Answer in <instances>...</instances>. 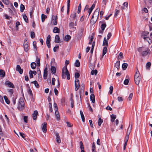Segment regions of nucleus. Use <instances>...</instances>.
I'll return each mask as SVG.
<instances>
[{
    "label": "nucleus",
    "instance_id": "obj_36",
    "mask_svg": "<svg viewBox=\"0 0 152 152\" xmlns=\"http://www.w3.org/2000/svg\"><path fill=\"white\" fill-rule=\"evenodd\" d=\"M71 38V36L69 35H67L65 37V39L67 42L69 41Z\"/></svg>",
    "mask_w": 152,
    "mask_h": 152
},
{
    "label": "nucleus",
    "instance_id": "obj_13",
    "mask_svg": "<svg viewBox=\"0 0 152 152\" xmlns=\"http://www.w3.org/2000/svg\"><path fill=\"white\" fill-rule=\"evenodd\" d=\"M70 17H71V18L72 20H73L74 21L75 20L76 21H77V17L76 16V13H72L71 14Z\"/></svg>",
    "mask_w": 152,
    "mask_h": 152
},
{
    "label": "nucleus",
    "instance_id": "obj_58",
    "mask_svg": "<svg viewBox=\"0 0 152 152\" xmlns=\"http://www.w3.org/2000/svg\"><path fill=\"white\" fill-rule=\"evenodd\" d=\"M81 10V4H79L78 7V10L77 11V13H79L80 12Z\"/></svg>",
    "mask_w": 152,
    "mask_h": 152
},
{
    "label": "nucleus",
    "instance_id": "obj_27",
    "mask_svg": "<svg viewBox=\"0 0 152 152\" xmlns=\"http://www.w3.org/2000/svg\"><path fill=\"white\" fill-rule=\"evenodd\" d=\"M120 61H118L115 64V66L118 70L120 68Z\"/></svg>",
    "mask_w": 152,
    "mask_h": 152
},
{
    "label": "nucleus",
    "instance_id": "obj_55",
    "mask_svg": "<svg viewBox=\"0 0 152 152\" xmlns=\"http://www.w3.org/2000/svg\"><path fill=\"white\" fill-rule=\"evenodd\" d=\"M113 88V86H110V94H112Z\"/></svg>",
    "mask_w": 152,
    "mask_h": 152
},
{
    "label": "nucleus",
    "instance_id": "obj_40",
    "mask_svg": "<svg viewBox=\"0 0 152 152\" xmlns=\"http://www.w3.org/2000/svg\"><path fill=\"white\" fill-rule=\"evenodd\" d=\"M97 73V70L96 69L93 70L91 71V74L92 75H93L94 74L95 75H96Z\"/></svg>",
    "mask_w": 152,
    "mask_h": 152
},
{
    "label": "nucleus",
    "instance_id": "obj_9",
    "mask_svg": "<svg viewBox=\"0 0 152 152\" xmlns=\"http://www.w3.org/2000/svg\"><path fill=\"white\" fill-rule=\"evenodd\" d=\"M75 90L76 91L78 90L80 87L79 80L76 79L75 80Z\"/></svg>",
    "mask_w": 152,
    "mask_h": 152
},
{
    "label": "nucleus",
    "instance_id": "obj_47",
    "mask_svg": "<svg viewBox=\"0 0 152 152\" xmlns=\"http://www.w3.org/2000/svg\"><path fill=\"white\" fill-rule=\"evenodd\" d=\"M23 18L24 19V20L25 21V22L26 23H28V18H27V16L25 14L23 15Z\"/></svg>",
    "mask_w": 152,
    "mask_h": 152
},
{
    "label": "nucleus",
    "instance_id": "obj_26",
    "mask_svg": "<svg viewBox=\"0 0 152 152\" xmlns=\"http://www.w3.org/2000/svg\"><path fill=\"white\" fill-rule=\"evenodd\" d=\"M74 23L73 22H71L69 23V26L70 27V28H72L74 30H75L76 29V28L74 27Z\"/></svg>",
    "mask_w": 152,
    "mask_h": 152
},
{
    "label": "nucleus",
    "instance_id": "obj_10",
    "mask_svg": "<svg viewBox=\"0 0 152 152\" xmlns=\"http://www.w3.org/2000/svg\"><path fill=\"white\" fill-rule=\"evenodd\" d=\"M99 8H97L96 10L92 16L93 18H94V17L96 18H97L99 14Z\"/></svg>",
    "mask_w": 152,
    "mask_h": 152
},
{
    "label": "nucleus",
    "instance_id": "obj_16",
    "mask_svg": "<svg viewBox=\"0 0 152 152\" xmlns=\"http://www.w3.org/2000/svg\"><path fill=\"white\" fill-rule=\"evenodd\" d=\"M107 48L106 47H104L103 50V51H102V57L101 58V59H102L103 56L104 55L106 54V53H107Z\"/></svg>",
    "mask_w": 152,
    "mask_h": 152
},
{
    "label": "nucleus",
    "instance_id": "obj_43",
    "mask_svg": "<svg viewBox=\"0 0 152 152\" xmlns=\"http://www.w3.org/2000/svg\"><path fill=\"white\" fill-rule=\"evenodd\" d=\"M8 92L10 93V96H12L14 90L12 89H8Z\"/></svg>",
    "mask_w": 152,
    "mask_h": 152
},
{
    "label": "nucleus",
    "instance_id": "obj_3",
    "mask_svg": "<svg viewBox=\"0 0 152 152\" xmlns=\"http://www.w3.org/2000/svg\"><path fill=\"white\" fill-rule=\"evenodd\" d=\"M141 80V76L138 69L137 68L136 69V73L134 75V81L135 83L137 85H138Z\"/></svg>",
    "mask_w": 152,
    "mask_h": 152
},
{
    "label": "nucleus",
    "instance_id": "obj_28",
    "mask_svg": "<svg viewBox=\"0 0 152 152\" xmlns=\"http://www.w3.org/2000/svg\"><path fill=\"white\" fill-rule=\"evenodd\" d=\"M80 115H81V117L82 121L83 122H84L85 121V117H84V115L83 113V111L82 110H80Z\"/></svg>",
    "mask_w": 152,
    "mask_h": 152
},
{
    "label": "nucleus",
    "instance_id": "obj_34",
    "mask_svg": "<svg viewBox=\"0 0 152 152\" xmlns=\"http://www.w3.org/2000/svg\"><path fill=\"white\" fill-rule=\"evenodd\" d=\"M128 66V64L126 63H124L122 65V68L124 70L126 69Z\"/></svg>",
    "mask_w": 152,
    "mask_h": 152
},
{
    "label": "nucleus",
    "instance_id": "obj_56",
    "mask_svg": "<svg viewBox=\"0 0 152 152\" xmlns=\"http://www.w3.org/2000/svg\"><path fill=\"white\" fill-rule=\"evenodd\" d=\"M129 135H128L126 134V136L125 137V140H124V141L125 142H128V140L129 139Z\"/></svg>",
    "mask_w": 152,
    "mask_h": 152
},
{
    "label": "nucleus",
    "instance_id": "obj_46",
    "mask_svg": "<svg viewBox=\"0 0 152 152\" xmlns=\"http://www.w3.org/2000/svg\"><path fill=\"white\" fill-rule=\"evenodd\" d=\"M2 2L6 5H7L9 4L10 2L9 0H1Z\"/></svg>",
    "mask_w": 152,
    "mask_h": 152
},
{
    "label": "nucleus",
    "instance_id": "obj_5",
    "mask_svg": "<svg viewBox=\"0 0 152 152\" xmlns=\"http://www.w3.org/2000/svg\"><path fill=\"white\" fill-rule=\"evenodd\" d=\"M149 34V32L147 31H144L143 32L142 34V37L145 40H147L149 43L151 42L150 39L149 37H147L146 36Z\"/></svg>",
    "mask_w": 152,
    "mask_h": 152
},
{
    "label": "nucleus",
    "instance_id": "obj_30",
    "mask_svg": "<svg viewBox=\"0 0 152 152\" xmlns=\"http://www.w3.org/2000/svg\"><path fill=\"white\" fill-rule=\"evenodd\" d=\"M53 32L54 33H58L60 32L59 29L57 27H55L53 30Z\"/></svg>",
    "mask_w": 152,
    "mask_h": 152
},
{
    "label": "nucleus",
    "instance_id": "obj_20",
    "mask_svg": "<svg viewBox=\"0 0 152 152\" xmlns=\"http://www.w3.org/2000/svg\"><path fill=\"white\" fill-rule=\"evenodd\" d=\"M5 75V71L2 69H0V75L1 77L3 78H4Z\"/></svg>",
    "mask_w": 152,
    "mask_h": 152
},
{
    "label": "nucleus",
    "instance_id": "obj_33",
    "mask_svg": "<svg viewBox=\"0 0 152 152\" xmlns=\"http://www.w3.org/2000/svg\"><path fill=\"white\" fill-rule=\"evenodd\" d=\"M28 94L30 95V96L32 98L33 97V94L32 91L30 88H29L28 91Z\"/></svg>",
    "mask_w": 152,
    "mask_h": 152
},
{
    "label": "nucleus",
    "instance_id": "obj_14",
    "mask_svg": "<svg viewBox=\"0 0 152 152\" xmlns=\"http://www.w3.org/2000/svg\"><path fill=\"white\" fill-rule=\"evenodd\" d=\"M38 114V111L37 110H35L32 114L33 119L34 120H36L37 118V116Z\"/></svg>",
    "mask_w": 152,
    "mask_h": 152
},
{
    "label": "nucleus",
    "instance_id": "obj_41",
    "mask_svg": "<svg viewBox=\"0 0 152 152\" xmlns=\"http://www.w3.org/2000/svg\"><path fill=\"white\" fill-rule=\"evenodd\" d=\"M4 98L5 102L8 104H9L10 103V101L8 99L7 97L6 96H4Z\"/></svg>",
    "mask_w": 152,
    "mask_h": 152
},
{
    "label": "nucleus",
    "instance_id": "obj_35",
    "mask_svg": "<svg viewBox=\"0 0 152 152\" xmlns=\"http://www.w3.org/2000/svg\"><path fill=\"white\" fill-rule=\"evenodd\" d=\"M111 121L112 122H113L115 120L116 118V116L115 115H113V114H112L111 115Z\"/></svg>",
    "mask_w": 152,
    "mask_h": 152
},
{
    "label": "nucleus",
    "instance_id": "obj_25",
    "mask_svg": "<svg viewBox=\"0 0 152 152\" xmlns=\"http://www.w3.org/2000/svg\"><path fill=\"white\" fill-rule=\"evenodd\" d=\"M51 70L52 73L55 74L56 72V69L55 67L51 66Z\"/></svg>",
    "mask_w": 152,
    "mask_h": 152
},
{
    "label": "nucleus",
    "instance_id": "obj_37",
    "mask_svg": "<svg viewBox=\"0 0 152 152\" xmlns=\"http://www.w3.org/2000/svg\"><path fill=\"white\" fill-rule=\"evenodd\" d=\"M80 65V63L78 60H76L75 63V66L78 67Z\"/></svg>",
    "mask_w": 152,
    "mask_h": 152
},
{
    "label": "nucleus",
    "instance_id": "obj_15",
    "mask_svg": "<svg viewBox=\"0 0 152 152\" xmlns=\"http://www.w3.org/2000/svg\"><path fill=\"white\" fill-rule=\"evenodd\" d=\"M48 68L47 67H45L44 69V74H43V78L45 79H46V77L48 76Z\"/></svg>",
    "mask_w": 152,
    "mask_h": 152
},
{
    "label": "nucleus",
    "instance_id": "obj_22",
    "mask_svg": "<svg viewBox=\"0 0 152 152\" xmlns=\"http://www.w3.org/2000/svg\"><path fill=\"white\" fill-rule=\"evenodd\" d=\"M90 98L92 102L94 103L95 102V98L94 94H92L90 96Z\"/></svg>",
    "mask_w": 152,
    "mask_h": 152
},
{
    "label": "nucleus",
    "instance_id": "obj_44",
    "mask_svg": "<svg viewBox=\"0 0 152 152\" xmlns=\"http://www.w3.org/2000/svg\"><path fill=\"white\" fill-rule=\"evenodd\" d=\"M25 7L24 6L23 4H21L20 6V11L22 12H23L25 9Z\"/></svg>",
    "mask_w": 152,
    "mask_h": 152
},
{
    "label": "nucleus",
    "instance_id": "obj_31",
    "mask_svg": "<svg viewBox=\"0 0 152 152\" xmlns=\"http://www.w3.org/2000/svg\"><path fill=\"white\" fill-rule=\"evenodd\" d=\"M103 45H107L108 46V41L106 39V38L105 37L104 38V41L103 44Z\"/></svg>",
    "mask_w": 152,
    "mask_h": 152
},
{
    "label": "nucleus",
    "instance_id": "obj_23",
    "mask_svg": "<svg viewBox=\"0 0 152 152\" xmlns=\"http://www.w3.org/2000/svg\"><path fill=\"white\" fill-rule=\"evenodd\" d=\"M98 118H99L98 120V125L99 126H100L103 123V120L101 118L100 115L98 116Z\"/></svg>",
    "mask_w": 152,
    "mask_h": 152
},
{
    "label": "nucleus",
    "instance_id": "obj_2",
    "mask_svg": "<svg viewBox=\"0 0 152 152\" xmlns=\"http://www.w3.org/2000/svg\"><path fill=\"white\" fill-rule=\"evenodd\" d=\"M66 75L67 77V79L69 80L70 79V75L68 71L67 67H64L63 68L62 72V77L64 79L66 78Z\"/></svg>",
    "mask_w": 152,
    "mask_h": 152
},
{
    "label": "nucleus",
    "instance_id": "obj_45",
    "mask_svg": "<svg viewBox=\"0 0 152 152\" xmlns=\"http://www.w3.org/2000/svg\"><path fill=\"white\" fill-rule=\"evenodd\" d=\"M36 62L38 66H39L40 65V60L39 58H38L37 57Z\"/></svg>",
    "mask_w": 152,
    "mask_h": 152
},
{
    "label": "nucleus",
    "instance_id": "obj_11",
    "mask_svg": "<svg viewBox=\"0 0 152 152\" xmlns=\"http://www.w3.org/2000/svg\"><path fill=\"white\" fill-rule=\"evenodd\" d=\"M16 70L18 71L19 73L21 74L23 73V70L21 68L20 66L19 65H17L16 68Z\"/></svg>",
    "mask_w": 152,
    "mask_h": 152
},
{
    "label": "nucleus",
    "instance_id": "obj_24",
    "mask_svg": "<svg viewBox=\"0 0 152 152\" xmlns=\"http://www.w3.org/2000/svg\"><path fill=\"white\" fill-rule=\"evenodd\" d=\"M55 42L56 43H59L60 41V37L59 35H56L55 37Z\"/></svg>",
    "mask_w": 152,
    "mask_h": 152
},
{
    "label": "nucleus",
    "instance_id": "obj_32",
    "mask_svg": "<svg viewBox=\"0 0 152 152\" xmlns=\"http://www.w3.org/2000/svg\"><path fill=\"white\" fill-rule=\"evenodd\" d=\"M31 83H34L36 87L37 88H39V85L37 81L35 80L34 81L31 82Z\"/></svg>",
    "mask_w": 152,
    "mask_h": 152
},
{
    "label": "nucleus",
    "instance_id": "obj_51",
    "mask_svg": "<svg viewBox=\"0 0 152 152\" xmlns=\"http://www.w3.org/2000/svg\"><path fill=\"white\" fill-rule=\"evenodd\" d=\"M35 37V34L34 32H31V38L33 39Z\"/></svg>",
    "mask_w": 152,
    "mask_h": 152
},
{
    "label": "nucleus",
    "instance_id": "obj_49",
    "mask_svg": "<svg viewBox=\"0 0 152 152\" xmlns=\"http://www.w3.org/2000/svg\"><path fill=\"white\" fill-rule=\"evenodd\" d=\"M92 151H96V146L94 142H93L92 144Z\"/></svg>",
    "mask_w": 152,
    "mask_h": 152
},
{
    "label": "nucleus",
    "instance_id": "obj_52",
    "mask_svg": "<svg viewBox=\"0 0 152 152\" xmlns=\"http://www.w3.org/2000/svg\"><path fill=\"white\" fill-rule=\"evenodd\" d=\"M94 18H93L92 17L90 21L91 23L92 24H94L96 22V20H94Z\"/></svg>",
    "mask_w": 152,
    "mask_h": 152
},
{
    "label": "nucleus",
    "instance_id": "obj_38",
    "mask_svg": "<svg viewBox=\"0 0 152 152\" xmlns=\"http://www.w3.org/2000/svg\"><path fill=\"white\" fill-rule=\"evenodd\" d=\"M47 18V16L44 14H42L41 15L42 21V22H44L45 21V19Z\"/></svg>",
    "mask_w": 152,
    "mask_h": 152
},
{
    "label": "nucleus",
    "instance_id": "obj_39",
    "mask_svg": "<svg viewBox=\"0 0 152 152\" xmlns=\"http://www.w3.org/2000/svg\"><path fill=\"white\" fill-rule=\"evenodd\" d=\"M70 100L71 101V107L72 108H73L74 105V100L72 98V97H71L70 99Z\"/></svg>",
    "mask_w": 152,
    "mask_h": 152
},
{
    "label": "nucleus",
    "instance_id": "obj_48",
    "mask_svg": "<svg viewBox=\"0 0 152 152\" xmlns=\"http://www.w3.org/2000/svg\"><path fill=\"white\" fill-rule=\"evenodd\" d=\"M33 45L34 46V49L35 51L37 50V46H36V42L34 41L33 43Z\"/></svg>",
    "mask_w": 152,
    "mask_h": 152
},
{
    "label": "nucleus",
    "instance_id": "obj_60",
    "mask_svg": "<svg viewBox=\"0 0 152 152\" xmlns=\"http://www.w3.org/2000/svg\"><path fill=\"white\" fill-rule=\"evenodd\" d=\"M133 95V94L132 93H131L130 94L129 96L128 97V99L129 101H130L132 99Z\"/></svg>",
    "mask_w": 152,
    "mask_h": 152
},
{
    "label": "nucleus",
    "instance_id": "obj_61",
    "mask_svg": "<svg viewBox=\"0 0 152 152\" xmlns=\"http://www.w3.org/2000/svg\"><path fill=\"white\" fill-rule=\"evenodd\" d=\"M132 129H131V128H128L126 133V134L129 135L130 134V133Z\"/></svg>",
    "mask_w": 152,
    "mask_h": 152
},
{
    "label": "nucleus",
    "instance_id": "obj_8",
    "mask_svg": "<svg viewBox=\"0 0 152 152\" xmlns=\"http://www.w3.org/2000/svg\"><path fill=\"white\" fill-rule=\"evenodd\" d=\"M41 128L42 132L44 133H46L47 132V123L44 122L42 124Z\"/></svg>",
    "mask_w": 152,
    "mask_h": 152
},
{
    "label": "nucleus",
    "instance_id": "obj_7",
    "mask_svg": "<svg viewBox=\"0 0 152 152\" xmlns=\"http://www.w3.org/2000/svg\"><path fill=\"white\" fill-rule=\"evenodd\" d=\"M51 40V37L50 35H48L46 39V44L48 48L51 47L50 45V41Z\"/></svg>",
    "mask_w": 152,
    "mask_h": 152
},
{
    "label": "nucleus",
    "instance_id": "obj_53",
    "mask_svg": "<svg viewBox=\"0 0 152 152\" xmlns=\"http://www.w3.org/2000/svg\"><path fill=\"white\" fill-rule=\"evenodd\" d=\"M80 145L81 149L84 148L83 144L82 141H81L80 142Z\"/></svg>",
    "mask_w": 152,
    "mask_h": 152
},
{
    "label": "nucleus",
    "instance_id": "obj_64",
    "mask_svg": "<svg viewBox=\"0 0 152 152\" xmlns=\"http://www.w3.org/2000/svg\"><path fill=\"white\" fill-rule=\"evenodd\" d=\"M94 37L93 36H91V38L89 41V42L88 43V44L89 45H91L92 43V41Z\"/></svg>",
    "mask_w": 152,
    "mask_h": 152
},
{
    "label": "nucleus",
    "instance_id": "obj_12",
    "mask_svg": "<svg viewBox=\"0 0 152 152\" xmlns=\"http://www.w3.org/2000/svg\"><path fill=\"white\" fill-rule=\"evenodd\" d=\"M6 85L8 87L10 88H14L15 86L11 82L9 81H7L5 83Z\"/></svg>",
    "mask_w": 152,
    "mask_h": 152
},
{
    "label": "nucleus",
    "instance_id": "obj_19",
    "mask_svg": "<svg viewBox=\"0 0 152 152\" xmlns=\"http://www.w3.org/2000/svg\"><path fill=\"white\" fill-rule=\"evenodd\" d=\"M23 47H24V50L26 52H27V51H28V43H24L23 44Z\"/></svg>",
    "mask_w": 152,
    "mask_h": 152
},
{
    "label": "nucleus",
    "instance_id": "obj_21",
    "mask_svg": "<svg viewBox=\"0 0 152 152\" xmlns=\"http://www.w3.org/2000/svg\"><path fill=\"white\" fill-rule=\"evenodd\" d=\"M95 4H93L91 7L88 10L89 12V16L90 15L91 13L92 10L95 7Z\"/></svg>",
    "mask_w": 152,
    "mask_h": 152
},
{
    "label": "nucleus",
    "instance_id": "obj_59",
    "mask_svg": "<svg viewBox=\"0 0 152 152\" xmlns=\"http://www.w3.org/2000/svg\"><path fill=\"white\" fill-rule=\"evenodd\" d=\"M119 56H120L121 58H120L118 56V59H121V58H123V53L122 52H120L119 53Z\"/></svg>",
    "mask_w": 152,
    "mask_h": 152
},
{
    "label": "nucleus",
    "instance_id": "obj_4",
    "mask_svg": "<svg viewBox=\"0 0 152 152\" xmlns=\"http://www.w3.org/2000/svg\"><path fill=\"white\" fill-rule=\"evenodd\" d=\"M24 105L25 103L23 99L22 98H20L18 101V109L20 111L22 110L24 108Z\"/></svg>",
    "mask_w": 152,
    "mask_h": 152
},
{
    "label": "nucleus",
    "instance_id": "obj_50",
    "mask_svg": "<svg viewBox=\"0 0 152 152\" xmlns=\"http://www.w3.org/2000/svg\"><path fill=\"white\" fill-rule=\"evenodd\" d=\"M151 65V63L150 62H148L146 64V68L147 69H149Z\"/></svg>",
    "mask_w": 152,
    "mask_h": 152
},
{
    "label": "nucleus",
    "instance_id": "obj_6",
    "mask_svg": "<svg viewBox=\"0 0 152 152\" xmlns=\"http://www.w3.org/2000/svg\"><path fill=\"white\" fill-rule=\"evenodd\" d=\"M58 19V17L57 15L55 16L54 15H52V23H53V24L54 25H56L57 24V20Z\"/></svg>",
    "mask_w": 152,
    "mask_h": 152
},
{
    "label": "nucleus",
    "instance_id": "obj_63",
    "mask_svg": "<svg viewBox=\"0 0 152 152\" xmlns=\"http://www.w3.org/2000/svg\"><path fill=\"white\" fill-rule=\"evenodd\" d=\"M28 117L27 116H24L23 117L24 121L25 122L27 123L28 122Z\"/></svg>",
    "mask_w": 152,
    "mask_h": 152
},
{
    "label": "nucleus",
    "instance_id": "obj_29",
    "mask_svg": "<svg viewBox=\"0 0 152 152\" xmlns=\"http://www.w3.org/2000/svg\"><path fill=\"white\" fill-rule=\"evenodd\" d=\"M31 66L32 69H34L36 67V64L34 62H32L31 64Z\"/></svg>",
    "mask_w": 152,
    "mask_h": 152
},
{
    "label": "nucleus",
    "instance_id": "obj_18",
    "mask_svg": "<svg viewBox=\"0 0 152 152\" xmlns=\"http://www.w3.org/2000/svg\"><path fill=\"white\" fill-rule=\"evenodd\" d=\"M102 23H103L101 25V28L102 31H104L105 28L106 27V24L104 20L102 21Z\"/></svg>",
    "mask_w": 152,
    "mask_h": 152
},
{
    "label": "nucleus",
    "instance_id": "obj_54",
    "mask_svg": "<svg viewBox=\"0 0 152 152\" xmlns=\"http://www.w3.org/2000/svg\"><path fill=\"white\" fill-rule=\"evenodd\" d=\"M20 24V23L19 21H17L16 23V27L17 30H18V26Z\"/></svg>",
    "mask_w": 152,
    "mask_h": 152
},
{
    "label": "nucleus",
    "instance_id": "obj_17",
    "mask_svg": "<svg viewBox=\"0 0 152 152\" xmlns=\"http://www.w3.org/2000/svg\"><path fill=\"white\" fill-rule=\"evenodd\" d=\"M56 141L58 143L61 142V140L60 138V136L58 133H56Z\"/></svg>",
    "mask_w": 152,
    "mask_h": 152
},
{
    "label": "nucleus",
    "instance_id": "obj_62",
    "mask_svg": "<svg viewBox=\"0 0 152 152\" xmlns=\"http://www.w3.org/2000/svg\"><path fill=\"white\" fill-rule=\"evenodd\" d=\"M117 99L118 101L119 102H122L124 100L123 98L121 97L118 96V97Z\"/></svg>",
    "mask_w": 152,
    "mask_h": 152
},
{
    "label": "nucleus",
    "instance_id": "obj_42",
    "mask_svg": "<svg viewBox=\"0 0 152 152\" xmlns=\"http://www.w3.org/2000/svg\"><path fill=\"white\" fill-rule=\"evenodd\" d=\"M126 77L127 78V79H125L124 81V84L125 85H128L129 81V79H128V78H129L128 75H127Z\"/></svg>",
    "mask_w": 152,
    "mask_h": 152
},
{
    "label": "nucleus",
    "instance_id": "obj_1",
    "mask_svg": "<svg viewBox=\"0 0 152 152\" xmlns=\"http://www.w3.org/2000/svg\"><path fill=\"white\" fill-rule=\"evenodd\" d=\"M137 50L142 56H147L148 54H150L151 52L150 49L146 47H140L137 49Z\"/></svg>",
    "mask_w": 152,
    "mask_h": 152
},
{
    "label": "nucleus",
    "instance_id": "obj_57",
    "mask_svg": "<svg viewBox=\"0 0 152 152\" xmlns=\"http://www.w3.org/2000/svg\"><path fill=\"white\" fill-rule=\"evenodd\" d=\"M80 74L79 73L76 72L75 73V77L76 79L79 77H80Z\"/></svg>",
    "mask_w": 152,
    "mask_h": 152
}]
</instances>
